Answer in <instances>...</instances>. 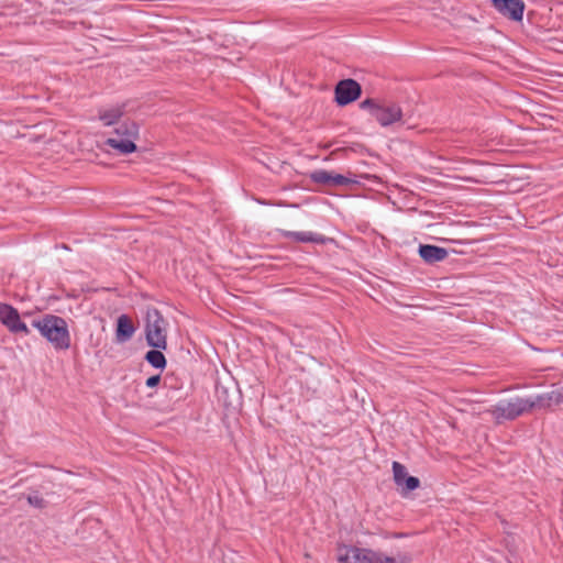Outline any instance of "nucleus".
I'll return each instance as SVG.
<instances>
[{"mask_svg": "<svg viewBox=\"0 0 563 563\" xmlns=\"http://www.w3.org/2000/svg\"><path fill=\"white\" fill-rule=\"evenodd\" d=\"M159 350H151L145 354V360L155 368H164L166 366V358Z\"/></svg>", "mask_w": 563, "mask_h": 563, "instance_id": "obj_14", "label": "nucleus"}, {"mask_svg": "<svg viewBox=\"0 0 563 563\" xmlns=\"http://www.w3.org/2000/svg\"><path fill=\"white\" fill-rule=\"evenodd\" d=\"M419 255L427 264H435L444 261L449 252L444 247L431 244H421L419 246Z\"/></svg>", "mask_w": 563, "mask_h": 563, "instance_id": "obj_9", "label": "nucleus"}, {"mask_svg": "<svg viewBox=\"0 0 563 563\" xmlns=\"http://www.w3.org/2000/svg\"><path fill=\"white\" fill-rule=\"evenodd\" d=\"M338 551L340 563H409L406 555L388 556L371 549L343 545Z\"/></svg>", "mask_w": 563, "mask_h": 563, "instance_id": "obj_2", "label": "nucleus"}, {"mask_svg": "<svg viewBox=\"0 0 563 563\" xmlns=\"http://www.w3.org/2000/svg\"><path fill=\"white\" fill-rule=\"evenodd\" d=\"M534 408H551L563 404V387L532 398Z\"/></svg>", "mask_w": 563, "mask_h": 563, "instance_id": "obj_10", "label": "nucleus"}, {"mask_svg": "<svg viewBox=\"0 0 563 563\" xmlns=\"http://www.w3.org/2000/svg\"><path fill=\"white\" fill-rule=\"evenodd\" d=\"M333 173L327 170H316L311 174V179L321 185L332 186Z\"/></svg>", "mask_w": 563, "mask_h": 563, "instance_id": "obj_17", "label": "nucleus"}, {"mask_svg": "<svg viewBox=\"0 0 563 563\" xmlns=\"http://www.w3.org/2000/svg\"><path fill=\"white\" fill-rule=\"evenodd\" d=\"M161 383V376L154 375L146 379V386L150 388L156 387Z\"/></svg>", "mask_w": 563, "mask_h": 563, "instance_id": "obj_22", "label": "nucleus"}, {"mask_svg": "<svg viewBox=\"0 0 563 563\" xmlns=\"http://www.w3.org/2000/svg\"><path fill=\"white\" fill-rule=\"evenodd\" d=\"M135 332L132 320L126 314H121L117 320L115 340L118 343L129 341Z\"/></svg>", "mask_w": 563, "mask_h": 563, "instance_id": "obj_11", "label": "nucleus"}, {"mask_svg": "<svg viewBox=\"0 0 563 563\" xmlns=\"http://www.w3.org/2000/svg\"><path fill=\"white\" fill-rule=\"evenodd\" d=\"M284 236L296 242H311V243H323L324 238L320 234L312 232H294V231H285L283 232Z\"/></svg>", "mask_w": 563, "mask_h": 563, "instance_id": "obj_13", "label": "nucleus"}, {"mask_svg": "<svg viewBox=\"0 0 563 563\" xmlns=\"http://www.w3.org/2000/svg\"><path fill=\"white\" fill-rule=\"evenodd\" d=\"M394 481L397 486H402L405 478L408 476L406 467L399 463H393Z\"/></svg>", "mask_w": 563, "mask_h": 563, "instance_id": "obj_16", "label": "nucleus"}, {"mask_svg": "<svg viewBox=\"0 0 563 563\" xmlns=\"http://www.w3.org/2000/svg\"><path fill=\"white\" fill-rule=\"evenodd\" d=\"M349 184H350V179L349 178H346L343 175L334 174L333 173L332 186H344V185H349Z\"/></svg>", "mask_w": 563, "mask_h": 563, "instance_id": "obj_20", "label": "nucleus"}, {"mask_svg": "<svg viewBox=\"0 0 563 563\" xmlns=\"http://www.w3.org/2000/svg\"><path fill=\"white\" fill-rule=\"evenodd\" d=\"M360 107L368 110L383 126L398 122L402 117L400 107L395 103H378L373 99H366L360 103Z\"/></svg>", "mask_w": 563, "mask_h": 563, "instance_id": "obj_6", "label": "nucleus"}, {"mask_svg": "<svg viewBox=\"0 0 563 563\" xmlns=\"http://www.w3.org/2000/svg\"><path fill=\"white\" fill-rule=\"evenodd\" d=\"M32 325L38 330L56 350H67L70 346V334L66 321L55 314H44L34 319Z\"/></svg>", "mask_w": 563, "mask_h": 563, "instance_id": "obj_1", "label": "nucleus"}, {"mask_svg": "<svg viewBox=\"0 0 563 563\" xmlns=\"http://www.w3.org/2000/svg\"><path fill=\"white\" fill-rule=\"evenodd\" d=\"M494 8L505 18L520 22L523 18L525 2L522 0H490Z\"/></svg>", "mask_w": 563, "mask_h": 563, "instance_id": "obj_8", "label": "nucleus"}, {"mask_svg": "<svg viewBox=\"0 0 563 563\" xmlns=\"http://www.w3.org/2000/svg\"><path fill=\"white\" fill-rule=\"evenodd\" d=\"M11 332H13V333L23 332L24 334H29L30 330H29L27 325L24 322H22L20 319Z\"/></svg>", "mask_w": 563, "mask_h": 563, "instance_id": "obj_21", "label": "nucleus"}, {"mask_svg": "<svg viewBox=\"0 0 563 563\" xmlns=\"http://www.w3.org/2000/svg\"><path fill=\"white\" fill-rule=\"evenodd\" d=\"M362 92V88L354 79H343L335 86V101L339 106H346L355 101Z\"/></svg>", "mask_w": 563, "mask_h": 563, "instance_id": "obj_7", "label": "nucleus"}, {"mask_svg": "<svg viewBox=\"0 0 563 563\" xmlns=\"http://www.w3.org/2000/svg\"><path fill=\"white\" fill-rule=\"evenodd\" d=\"M137 136V124L132 121H124L114 129V133L107 140V144L121 154H129L136 151L134 140Z\"/></svg>", "mask_w": 563, "mask_h": 563, "instance_id": "obj_4", "label": "nucleus"}, {"mask_svg": "<svg viewBox=\"0 0 563 563\" xmlns=\"http://www.w3.org/2000/svg\"><path fill=\"white\" fill-rule=\"evenodd\" d=\"M404 490L402 494L415 490L420 486V481L415 476H407L404 481Z\"/></svg>", "mask_w": 563, "mask_h": 563, "instance_id": "obj_18", "label": "nucleus"}, {"mask_svg": "<svg viewBox=\"0 0 563 563\" xmlns=\"http://www.w3.org/2000/svg\"><path fill=\"white\" fill-rule=\"evenodd\" d=\"M534 409L532 398L514 397L510 399H503L496 405L486 410L495 419L496 423H501L506 420H515L526 412Z\"/></svg>", "mask_w": 563, "mask_h": 563, "instance_id": "obj_3", "label": "nucleus"}, {"mask_svg": "<svg viewBox=\"0 0 563 563\" xmlns=\"http://www.w3.org/2000/svg\"><path fill=\"white\" fill-rule=\"evenodd\" d=\"M123 112L120 108H113L108 111H104L100 119L104 122L106 125H111L117 123L119 119L122 117Z\"/></svg>", "mask_w": 563, "mask_h": 563, "instance_id": "obj_15", "label": "nucleus"}, {"mask_svg": "<svg viewBox=\"0 0 563 563\" xmlns=\"http://www.w3.org/2000/svg\"><path fill=\"white\" fill-rule=\"evenodd\" d=\"M0 320L10 331H12L20 320V314L15 308L7 303H0Z\"/></svg>", "mask_w": 563, "mask_h": 563, "instance_id": "obj_12", "label": "nucleus"}, {"mask_svg": "<svg viewBox=\"0 0 563 563\" xmlns=\"http://www.w3.org/2000/svg\"><path fill=\"white\" fill-rule=\"evenodd\" d=\"M27 501H29L30 505H32V506H34L36 508L45 507V500L38 494H30L27 496Z\"/></svg>", "mask_w": 563, "mask_h": 563, "instance_id": "obj_19", "label": "nucleus"}, {"mask_svg": "<svg viewBox=\"0 0 563 563\" xmlns=\"http://www.w3.org/2000/svg\"><path fill=\"white\" fill-rule=\"evenodd\" d=\"M146 341L150 346L165 350L167 346V321L157 309L146 312Z\"/></svg>", "mask_w": 563, "mask_h": 563, "instance_id": "obj_5", "label": "nucleus"}, {"mask_svg": "<svg viewBox=\"0 0 563 563\" xmlns=\"http://www.w3.org/2000/svg\"><path fill=\"white\" fill-rule=\"evenodd\" d=\"M172 380H173L172 378L165 377V379H164V387L165 388H174V389H176V387L174 386V383H172Z\"/></svg>", "mask_w": 563, "mask_h": 563, "instance_id": "obj_23", "label": "nucleus"}]
</instances>
